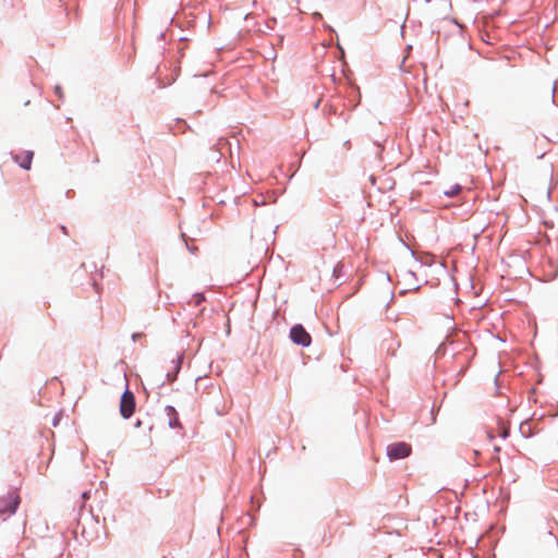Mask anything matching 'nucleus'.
<instances>
[{"instance_id":"nucleus-6","label":"nucleus","mask_w":558,"mask_h":558,"mask_svg":"<svg viewBox=\"0 0 558 558\" xmlns=\"http://www.w3.org/2000/svg\"><path fill=\"white\" fill-rule=\"evenodd\" d=\"M34 157L33 150H25L23 154L13 155V159L19 166L25 170H29L32 166V160Z\"/></svg>"},{"instance_id":"nucleus-17","label":"nucleus","mask_w":558,"mask_h":558,"mask_svg":"<svg viewBox=\"0 0 558 558\" xmlns=\"http://www.w3.org/2000/svg\"><path fill=\"white\" fill-rule=\"evenodd\" d=\"M314 19L315 20H320L322 19V14L318 13V12L314 13Z\"/></svg>"},{"instance_id":"nucleus-15","label":"nucleus","mask_w":558,"mask_h":558,"mask_svg":"<svg viewBox=\"0 0 558 558\" xmlns=\"http://www.w3.org/2000/svg\"><path fill=\"white\" fill-rule=\"evenodd\" d=\"M508 436H509V429L508 428H504L502 433H501V437L502 438H507Z\"/></svg>"},{"instance_id":"nucleus-2","label":"nucleus","mask_w":558,"mask_h":558,"mask_svg":"<svg viewBox=\"0 0 558 558\" xmlns=\"http://www.w3.org/2000/svg\"><path fill=\"white\" fill-rule=\"evenodd\" d=\"M92 525H94L93 529H87L86 522L78 521L77 526L74 531L75 534L81 533L82 537L90 543L99 537V527H98V521L95 520L93 517H89L86 519Z\"/></svg>"},{"instance_id":"nucleus-12","label":"nucleus","mask_w":558,"mask_h":558,"mask_svg":"<svg viewBox=\"0 0 558 558\" xmlns=\"http://www.w3.org/2000/svg\"><path fill=\"white\" fill-rule=\"evenodd\" d=\"M555 93H556V83H554L550 87V102L555 104Z\"/></svg>"},{"instance_id":"nucleus-3","label":"nucleus","mask_w":558,"mask_h":558,"mask_svg":"<svg viewBox=\"0 0 558 558\" xmlns=\"http://www.w3.org/2000/svg\"><path fill=\"white\" fill-rule=\"evenodd\" d=\"M135 410V397L132 391L128 388L121 396L120 399V414L123 418H130Z\"/></svg>"},{"instance_id":"nucleus-11","label":"nucleus","mask_w":558,"mask_h":558,"mask_svg":"<svg viewBox=\"0 0 558 558\" xmlns=\"http://www.w3.org/2000/svg\"><path fill=\"white\" fill-rule=\"evenodd\" d=\"M462 187L459 184H454L448 191H445V195L448 197H453L461 192Z\"/></svg>"},{"instance_id":"nucleus-7","label":"nucleus","mask_w":558,"mask_h":558,"mask_svg":"<svg viewBox=\"0 0 558 558\" xmlns=\"http://www.w3.org/2000/svg\"><path fill=\"white\" fill-rule=\"evenodd\" d=\"M165 412H166V415L168 416V426L172 429L174 428H180L182 429V424L180 423V420H179V414L177 412V410L174 409V407L172 405H166L165 408Z\"/></svg>"},{"instance_id":"nucleus-10","label":"nucleus","mask_w":558,"mask_h":558,"mask_svg":"<svg viewBox=\"0 0 558 558\" xmlns=\"http://www.w3.org/2000/svg\"><path fill=\"white\" fill-rule=\"evenodd\" d=\"M206 298L204 295V293L202 292H197V293H194L191 301H190V304H194V306H199L203 302H205Z\"/></svg>"},{"instance_id":"nucleus-9","label":"nucleus","mask_w":558,"mask_h":558,"mask_svg":"<svg viewBox=\"0 0 558 558\" xmlns=\"http://www.w3.org/2000/svg\"><path fill=\"white\" fill-rule=\"evenodd\" d=\"M182 361H183V354H179L177 356V359L172 360V363L174 364L173 373L169 371L166 374V377L169 383H173L177 379V376L181 369Z\"/></svg>"},{"instance_id":"nucleus-8","label":"nucleus","mask_w":558,"mask_h":558,"mask_svg":"<svg viewBox=\"0 0 558 558\" xmlns=\"http://www.w3.org/2000/svg\"><path fill=\"white\" fill-rule=\"evenodd\" d=\"M519 432L521 434V436L523 438H531L533 437L535 434L538 433V429H536L530 420H525L523 422H521L520 426H519Z\"/></svg>"},{"instance_id":"nucleus-20","label":"nucleus","mask_w":558,"mask_h":558,"mask_svg":"<svg viewBox=\"0 0 558 558\" xmlns=\"http://www.w3.org/2000/svg\"><path fill=\"white\" fill-rule=\"evenodd\" d=\"M61 229H62V231H63L64 233H66V229H65V227H63V226H62V227H61Z\"/></svg>"},{"instance_id":"nucleus-5","label":"nucleus","mask_w":558,"mask_h":558,"mask_svg":"<svg viewBox=\"0 0 558 558\" xmlns=\"http://www.w3.org/2000/svg\"><path fill=\"white\" fill-rule=\"evenodd\" d=\"M411 453V446L407 442H396L387 447V456L390 460L407 458Z\"/></svg>"},{"instance_id":"nucleus-19","label":"nucleus","mask_w":558,"mask_h":558,"mask_svg":"<svg viewBox=\"0 0 558 558\" xmlns=\"http://www.w3.org/2000/svg\"><path fill=\"white\" fill-rule=\"evenodd\" d=\"M222 142H225V140L223 138H219L218 144L220 145V144H222Z\"/></svg>"},{"instance_id":"nucleus-4","label":"nucleus","mask_w":558,"mask_h":558,"mask_svg":"<svg viewBox=\"0 0 558 558\" xmlns=\"http://www.w3.org/2000/svg\"><path fill=\"white\" fill-rule=\"evenodd\" d=\"M290 339L293 343L302 345L304 348L308 347L312 342L311 335L305 330V328L301 324H296L291 327Z\"/></svg>"},{"instance_id":"nucleus-18","label":"nucleus","mask_w":558,"mask_h":558,"mask_svg":"<svg viewBox=\"0 0 558 558\" xmlns=\"http://www.w3.org/2000/svg\"><path fill=\"white\" fill-rule=\"evenodd\" d=\"M344 145L349 148L350 147V141H347Z\"/></svg>"},{"instance_id":"nucleus-16","label":"nucleus","mask_w":558,"mask_h":558,"mask_svg":"<svg viewBox=\"0 0 558 558\" xmlns=\"http://www.w3.org/2000/svg\"><path fill=\"white\" fill-rule=\"evenodd\" d=\"M186 247L187 250L191 252V253H195L197 251V247L195 246H190L187 243H186Z\"/></svg>"},{"instance_id":"nucleus-14","label":"nucleus","mask_w":558,"mask_h":558,"mask_svg":"<svg viewBox=\"0 0 558 558\" xmlns=\"http://www.w3.org/2000/svg\"><path fill=\"white\" fill-rule=\"evenodd\" d=\"M143 337V333L142 332H135L132 335V340L133 341H136L138 338Z\"/></svg>"},{"instance_id":"nucleus-1","label":"nucleus","mask_w":558,"mask_h":558,"mask_svg":"<svg viewBox=\"0 0 558 558\" xmlns=\"http://www.w3.org/2000/svg\"><path fill=\"white\" fill-rule=\"evenodd\" d=\"M20 502V496L15 492H8L5 495L0 496V515H13Z\"/></svg>"},{"instance_id":"nucleus-13","label":"nucleus","mask_w":558,"mask_h":558,"mask_svg":"<svg viewBox=\"0 0 558 558\" xmlns=\"http://www.w3.org/2000/svg\"><path fill=\"white\" fill-rule=\"evenodd\" d=\"M54 92H56V94H57L60 98H62V97H63L61 86L57 85V86L54 87Z\"/></svg>"}]
</instances>
